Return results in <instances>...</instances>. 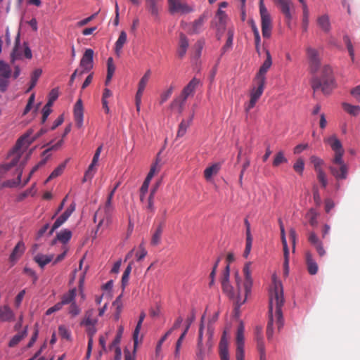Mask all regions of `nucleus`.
Instances as JSON below:
<instances>
[{
    "label": "nucleus",
    "mask_w": 360,
    "mask_h": 360,
    "mask_svg": "<svg viewBox=\"0 0 360 360\" xmlns=\"http://www.w3.org/2000/svg\"><path fill=\"white\" fill-rule=\"evenodd\" d=\"M284 303L282 285L280 282L274 281V284L269 292V318L266 326V337L271 340L273 337V325L276 319L278 330L283 326V318L281 307Z\"/></svg>",
    "instance_id": "1"
},
{
    "label": "nucleus",
    "mask_w": 360,
    "mask_h": 360,
    "mask_svg": "<svg viewBox=\"0 0 360 360\" xmlns=\"http://www.w3.org/2000/svg\"><path fill=\"white\" fill-rule=\"evenodd\" d=\"M251 262H248L245 264L243 267V274L245 277V281L243 283V288H244V295L243 297L242 296V290L240 286L241 278L239 276L238 274H236V283L238 288V294L235 297L234 293L233 292V288L230 285L229 281L221 282L223 291L226 293L231 298H235L236 300V307L235 311L237 312L238 308L245 302L247 297L248 294L250 292L251 288L252 285V271L250 269Z\"/></svg>",
    "instance_id": "2"
},
{
    "label": "nucleus",
    "mask_w": 360,
    "mask_h": 360,
    "mask_svg": "<svg viewBox=\"0 0 360 360\" xmlns=\"http://www.w3.org/2000/svg\"><path fill=\"white\" fill-rule=\"evenodd\" d=\"M324 141L329 144L334 151L331 165L329 166L330 173L338 180L345 179L347 176L348 167L342 159L345 150L340 141L335 136H331L326 139Z\"/></svg>",
    "instance_id": "3"
},
{
    "label": "nucleus",
    "mask_w": 360,
    "mask_h": 360,
    "mask_svg": "<svg viewBox=\"0 0 360 360\" xmlns=\"http://www.w3.org/2000/svg\"><path fill=\"white\" fill-rule=\"evenodd\" d=\"M311 87L314 91L321 89L324 94H329L331 92L335 87V81L332 68L329 65H324L322 68L321 77H313Z\"/></svg>",
    "instance_id": "4"
},
{
    "label": "nucleus",
    "mask_w": 360,
    "mask_h": 360,
    "mask_svg": "<svg viewBox=\"0 0 360 360\" xmlns=\"http://www.w3.org/2000/svg\"><path fill=\"white\" fill-rule=\"evenodd\" d=\"M114 210L113 204L108 202L98 207L94 216V221L98 222L96 234L99 229H105L110 225Z\"/></svg>",
    "instance_id": "5"
},
{
    "label": "nucleus",
    "mask_w": 360,
    "mask_h": 360,
    "mask_svg": "<svg viewBox=\"0 0 360 360\" xmlns=\"http://www.w3.org/2000/svg\"><path fill=\"white\" fill-rule=\"evenodd\" d=\"M259 14L261 17L262 32L264 38L269 39L271 35L272 19L264 0H259Z\"/></svg>",
    "instance_id": "6"
},
{
    "label": "nucleus",
    "mask_w": 360,
    "mask_h": 360,
    "mask_svg": "<svg viewBox=\"0 0 360 360\" xmlns=\"http://www.w3.org/2000/svg\"><path fill=\"white\" fill-rule=\"evenodd\" d=\"M306 55L310 72L312 74L316 73L321 66L320 51L311 46H307L306 48Z\"/></svg>",
    "instance_id": "7"
},
{
    "label": "nucleus",
    "mask_w": 360,
    "mask_h": 360,
    "mask_svg": "<svg viewBox=\"0 0 360 360\" xmlns=\"http://www.w3.org/2000/svg\"><path fill=\"white\" fill-rule=\"evenodd\" d=\"M44 131L41 129L40 131H39L37 134H36L34 136L31 137V134L32 133V130H29L26 134H25L23 136H22L18 141L17 143L13 148L12 153H15L17 155L20 153V150L22 147H27L29 146L32 143H33L37 138H39L41 134H43Z\"/></svg>",
    "instance_id": "8"
},
{
    "label": "nucleus",
    "mask_w": 360,
    "mask_h": 360,
    "mask_svg": "<svg viewBox=\"0 0 360 360\" xmlns=\"http://www.w3.org/2000/svg\"><path fill=\"white\" fill-rule=\"evenodd\" d=\"M244 331L245 328L243 323H240L238 326L236 334V360H244L245 352H244Z\"/></svg>",
    "instance_id": "9"
},
{
    "label": "nucleus",
    "mask_w": 360,
    "mask_h": 360,
    "mask_svg": "<svg viewBox=\"0 0 360 360\" xmlns=\"http://www.w3.org/2000/svg\"><path fill=\"white\" fill-rule=\"evenodd\" d=\"M168 11L171 14H185L193 11V8L187 4L179 0H167Z\"/></svg>",
    "instance_id": "10"
},
{
    "label": "nucleus",
    "mask_w": 360,
    "mask_h": 360,
    "mask_svg": "<svg viewBox=\"0 0 360 360\" xmlns=\"http://www.w3.org/2000/svg\"><path fill=\"white\" fill-rule=\"evenodd\" d=\"M204 319H205V316H202L201 318V323H200V328H199L197 349L195 352L196 360H205V356L206 353L209 352H207V349H205L203 344H202Z\"/></svg>",
    "instance_id": "11"
},
{
    "label": "nucleus",
    "mask_w": 360,
    "mask_h": 360,
    "mask_svg": "<svg viewBox=\"0 0 360 360\" xmlns=\"http://www.w3.org/2000/svg\"><path fill=\"white\" fill-rule=\"evenodd\" d=\"M93 58L94 51L91 49H86L80 60L79 65L82 68L79 72L80 75L89 72L93 68Z\"/></svg>",
    "instance_id": "12"
},
{
    "label": "nucleus",
    "mask_w": 360,
    "mask_h": 360,
    "mask_svg": "<svg viewBox=\"0 0 360 360\" xmlns=\"http://www.w3.org/2000/svg\"><path fill=\"white\" fill-rule=\"evenodd\" d=\"M75 210V204L72 202L66 209V210L55 221L51 229L49 231V235H51L56 229L59 228L70 217Z\"/></svg>",
    "instance_id": "13"
},
{
    "label": "nucleus",
    "mask_w": 360,
    "mask_h": 360,
    "mask_svg": "<svg viewBox=\"0 0 360 360\" xmlns=\"http://www.w3.org/2000/svg\"><path fill=\"white\" fill-rule=\"evenodd\" d=\"M266 58L264 61L262 65H261L258 72L256 75L255 80L263 81L266 82L265 75L271 68L272 65V59L270 52L268 50H266Z\"/></svg>",
    "instance_id": "14"
},
{
    "label": "nucleus",
    "mask_w": 360,
    "mask_h": 360,
    "mask_svg": "<svg viewBox=\"0 0 360 360\" xmlns=\"http://www.w3.org/2000/svg\"><path fill=\"white\" fill-rule=\"evenodd\" d=\"M74 119L76 127L79 129L83 127L84 108L82 101L79 99L74 106Z\"/></svg>",
    "instance_id": "15"
},
{
    "label": "nucleus",
    "mask_w": 360,
    "mask_h": 360,
    "mask_svg": "<svg viewBox=\"0 0 360 360\" xmlns=\"http://www.w3.org/2000/svg\"><path fill=\"white\" fill-rule=\"evenodd\" d=\"M276 4L279 6L281 11L285 15L286 20L290 22L292 15L290 10L293 8V4L290 0H275Z\"/></svg>",
    "instance_id": "16"
},
{
    "label": "nucleus",
    "mask_w": 360,
    "mask_h": 360,
    "mask_svg": "<svg viewBox=\"0 0 360 360\" xmlns=\"http://www.w3.org/2000/svg\"><path fill=\"white\" fill-rule=\"evenodd\" d=\"M226 335V333L224 331L221 338L219 345L221 360H229L228 349L229 343Z\"/></svg>",
    "instance_id": "17"
},
{
    "label": "nucleus",
    "mask_w": 360,
    "mask_h": 360,
    "mask_svg": "<svg viewBox=\"0 0 360 360\" xmlns=\"http://www.w3.org/2000/svg\"><path fill=\"white\" fill-rule=\"evenodd\" d=\"M305 259L307 269L309 274L315 275L318 272L319 266L316 262L314 259L313 256L310 252H307L305 254Z\"/></svg>",
    "instance_id": "18"
},
{
    "label": "nucleus",
    "mask_w": 360,
    "mask_h": 360,
    "mask_svg": "<svg viewBox=\"0 0 360 360\" xmlns=\"http://www.w3.org/2000/svg\"><path fill=\"white\" fill-rule=\"evenodd\" d=\"M10 155L13 156V158L11 159V162L9 163L0 165V179H1L4 174L6 172H8L11 168L15 166L20 158V155L19 153L15 155V153H13L11 152Z\"/></svg>",
    "instance_id": "19"
},
{
    "label": "nucleus",
    "mask_w": 360,
    "mask_h": 360,
    "mask_svg": "<svg viewBox=\"0 0 360 360\" xmlns=\"http://www.w3.org/2000/svg\"><path fill=\"white\" fill-rule=\"evenodd\" d=\"M207 15L205 14L201 15L198 19L194 20L190 29L191 34H198L203 28L205 22L207 20Z\"/></svg>",
    "instance_id": "20"
},
{
    "label": "nucleus",
    "mask_w": 360,
    "mask_h": 360,
    "mask_svg": "<svg viewBox=\"0 0 360 360\" xmlns=\"http://www.w3.org/2000/svg\"><path fill=\"white\" fill-rule=\"evenodd\" d=\"M161 1L162 0H146V8L155 19H158L159 18L160 8L158 6V2Z\"/></svg>",
    "instance_id": "21"
},
{
    "label": "nucleus",
    "mask_w": 360,
    "mask_h": 360,
    "mask_svg": "<svg viewBox=\"0 0 360 360\" xmlns=\"http://www.w3.org/2000/svg\"><path fill=\"white\" fill-rule=\"evenodd\" d=\"M194 114L193 113L188 120H182L180 122L176 134V138L183 137L187 131V129L191 126Z\"/></svg>",
    "instance_id": "22"
},
{
    "label": "nucleus",
    "mask_w": 360,
    "mask_h": 360,
    "mask_svg": "<svg viewBox=\"0 0 360 360\" xmlns=\"http://www.w3.org/2000/svg\"><path fill=\"white\" fill-rule=\"evenodd\" d=\"M95 314V310L94 309H88L85 314L84 316L81 321V325H96L98 323V319L96 317L94 316Z\"/></svg>",
    "instance_id": "23"
},
{
    "label": "nucleus",
    "mask_w": 360,
    "mask_h": 360,
    "mask_svg": "<svg viewBox=\"0 0 360 360\" xmlns=\"http://www.w3.org/2000/svg\"><path fill=\"white\" fill-rule=\"evenodd\" d=\"M165 227V221H160L157 227L155 228V230L154 233H153L152 238H151V245H158L161 240V236L163 231V229Z\"/></svg>",
    "instance_id": "24"
},
{
    "label": "nucleus",
    "mask_w": 360,
    "mask_h": 360,
    "mask_svg": "<svg viewBox=\"0 0 360 360\" xmlns=\"http://www.w3.org/2000/svg\"><path fill=\"white\" fill-rule=\"evenodd\" d=\"M14 319V314L11 308L4 305L0 307V321H12Z\"/></svg>",
    "instance_id": "25"
},
{
    "label": "nucleus",
    "mask_w": 360,
    "mask_h": 360,
    "mask_svg": "<svg viewBox=\"0 0 360 360\" xmlns=\"http://www.w3.org/2000/svg\"><path fill=\"white\" fill-rule=\"evenodd\" d=\"M200 84V80L195 77L193 78L188 84L183 89L181 93L185 96L188 97L190 95L194 94L195 89Z\"/></svg>",
    "instance_id": "26"
},
{
    "label": "nucleus",
    "mask_w": 360,
    "mask_h": 360,
    "mask_svg": "<svg viewBox=\"0 0 360 360\" xmlns=\"http://www.w3.org/2000/svg\"><path fill=\"white\" fill-rule=\"evenodd\" d=\"M76 296L77 289L75 288H72L67 293L63 295L60 302L63 306L69 304H70L75 302Z\"/></svg>",
    "instance_id": "27"
},
{
    "label": "nucleus",
    "mask_w": 360,
    "mask_h": 360,
    "mask_svg": "<svg viewBox=\"0 0 360 360\" xmlns=\"http://www.w3.org/2000/svg\"><path fill=\"white\" fill-rule=\"evenodd\" d=\"M20 32L18 33L15 39V46L13 47V51L11 53V64H14L16 60H19L21 58L22 53L18 50L20 47Z\"/></svg>",
    "instance_id": "28"
},
{
    "label": "nucleus",
    "mask_w": 360,
    "mask_h": 360,
    "mask_svg": "<svg viewBox=\"0 0 360 360\" xmlns=\"http://www.w3.org/2000/svg\"><path fill=\"white\" fill-rule=\"evenodd\" d=\"M188 47V40L186 36L181 33L179 37V44L178 49V56L180 58H183L186 53L187 49Z\"/></svg>",
    "instance_id": "29"
},
{
    "label": "nucleus",
    "mask_w": 360,
    "mask_h": 360,
    "mask_svg": "<svg viewBox=\"0 0 360 360\" xmlns=\"http://www.w3.org/2000/svg\"><path fill=\"white\" fill-rule=\"evenodd\" d=\"M63 144V140H59L56 143L51 146L49 148H47L46 150H45L44 152H43V156H45V158L44 159H42L39 163L38 165H39V167H41L43 165H44L47 161V159L49 158V157L50 156V154L49 153L50 151L51 150H58Z\"/></svg>",
    "instance_id": "30"
},
{
    "label": "nucleus",
    "mask_w": 360,
    "mask_h": 360,
    "mask_svg": "<svg viewBox=\"0 0 360 360\" xmlns=\"http://www.w3.org/2000/svg\"><path fill=\"white\" fill-rule=\"evenodd\" d=\"M150 75H151V70H148L145 72L143 76L141 78V79L139 82V84H138V90L136 92L137 94L143 95L145 88L150 79Z\"/></svg>",
    "instance_id": "31"
},
{
    "label": "nucleus",
    "mask_w": 360,
    "mask_h": 360,
    "mask_svg": "<svg viewBox=\"0 0 360 360\" xmlns=\"http://www.w3.org/2000/svg\"><path fill=\"white\" fill-rule=\"evenodd\" d=\"M146 317V314L142 311L139 316V319L138 321V323L136 324V326L135 328V330L133 333V340H134V350L136 349L137 345H138V337L139 334L143 323V321Z\"/></svg>",
    "instance_id": "32"
},
{
    "label": "nucleus",
    "mask_w": 360,
    "mask_h": 360,
    "mask_svg": "<svg viewBox=\"0 0 360 360\" xmlns=\"http://www.w3.org/2000/svg\"><path fill=\"white\" fill-rule=\"evenodd\" d=\"M100 155L95 154L93 157L92 162L90 164V165L88 167L87 171L85 173L84 181H86V179H91L93 176L94 175L96 172V168L95 166L97 165L98 160H99Z\"/></svg>",
    "instance_id": "33"
},
{
    "label": "nucleus",
    "mask_w": 360,
    "mask_h": 360,
    "mask_svg": "<svg viewBox=\"0 0 360 360\" xmlns=\"http://www.w3.org/2000/svg\"><path fill=\"white\" fill-rule=\"evenodd\" d=\"M255 82L257 84V87H254L251 92H250V97L257 98L259 100V98L262 95V93L264 91L265 82L263 81L259 80H255Z\"/></svg>",
    "instance_id": "34"
},
{
    "label": "nucleus",
    "mask_w": 360,
    "mask_h": 360,
    "mask_svg": "<svg viewBox=\"0 0 360 360\" xmlns=\"http://www.w3.org/2000/svg\"><path fill=\"white\" fill-rule=\"evenodd\" d=\"M127 36L124 31H121L117 40L115 42V51L117 55H120L124 44L127 42Z\"/></svg>",
    "instance_id": "35"
},
{
    "label": "nucleus",
    "mask_w": 360,
    "mask_h": 360,
    "mask_svg": "<svg viewBox=\"0 0 360 360\" xmlns=\"http://www.w3.org/2000/svg\"><path fill=\"white\" fill-rule=\"evenodd\" d=\"M53 259V255H46L42 254H38L34 258V261L39 264V266L41 268H44V266L51 262Z\"/></svg>",
    "instance_id": "36"
},
{
    "label": "nucleus",
    "mask_w": 360,
    "mask_h": 360,
    "mask_svg": "<svg viewBox=\"0 0 360 360\" xmlns=\"http://www.w3.org/2000/svg\"><path fill=\"white\" fill-rule=\"evenodd\" d=\"M25 250V244L22 241H19L17 245L15 246L11 256L10 259L12 261H14L18 259L24 252Z\"/></svg>",
    "instance_id": "37"
},
{
    "label": "nucleus",
    "mask_w": 360,
    "mask_h": 360,
    "mask_svg": "<svg viewBox=\"0 0 360 360\" xmlns=\"http://www.w3.org/2000/svg\"><path fill=\"white\" fill-rule=\"evenodd\" d=\"M187 96H185L182 93L181 95L175 98L172 103L171 105L172 108H178L179 113H181L184 110V106L185 105Z\"/></svg>",
    "instance_id": "38"
},
{
    "label": "nucleus",
    "mask_w": 360,
    "mask_h": 360,
    "mask_svg": "<svg viewBox=\"0 0 360 360\" xmlns=\"http://www.w3.org/2000/svg\"><path fill=\"white\" fill-rule=\"evenodd\" d=\"M317 24L322 30L328 32L330 30V23L329 18L326 15H323L317 19Z\"/></svg>",
    "instance_id": "39"
},
{
    "label": "nucleus",
    "mask_w": 360,
    "mask_h": 360,
    "mask_svg": "<svg viewBox=\"0 0 360 360\" xmlns=\"http://www.w3.org/2000/svg\"><path fill=\"white\" fill-rule=\"evenodd\" d=\"M281 241L283 246V252H284V266L287 268L288 266V256H289V249L288 247L286 238H285V229H282L281 231Z\"/></svg>",
    "instance_id": "40"
},
{
    "label": "nucleus",
    "mask_w": 360,
    "mask_h": 360,
    "mask_svg": "<svg viewBox=\"0 0 360 360\" xmlns=\"http://www.w3.org/2000/svg\"><path fill=\"white\" fill-rule=\"evenodd\" d=\"M160 158H159V155L155 159V161L154 163L152 164L150 171L146 176V179L151 180L152 178L154 176V175L159 172L161 168L160 165Z\"/></svg>",
    "instance_id": "41"
},
{
    "label": "nucleus",
    "mask_w": 360,
    "mask_h": 360,
    "mask_svg": "<svg viewBox=\"0 0 360 360\" xmlns=\"http://www.w3.org/2000/svg\"><path fill=\"white\" fill-rule=\"evenodd\" d=\"M220 166L219 164H214L207 167L204 171V176L207 180L210 179L213 175L218 173Z\"/></svg>",
    "instance_id": "42"
},
{
    "label": "nucleus",
    "mask_w": 360,
    "mask_h": 360,
    "mask_svg": "<svg viewBox=\"0 0 360 360\" xmlns=\"http://www.w3.org/2000/svg\"><path fill=\"white\" fill-rule=\"evenodd\" d=\"M216 18L219 20V29L224 30L227 21V15L226 13L221 9H218L216 14Z\"/></svg>",
    "instance_id": "43"
},
{
    "label": "nucleus",
    "mask_w": 360,
    "mask_h": 360,
    "mask_svg": "<svg viewBox=\"0 0 360 360\" xmlns=\"http://www.w3.org/2000/svg\"><path fill=\"white\" fill-rule=\"evenodd\" d=\"M56 237L62 243H66L70 240L72 237V232L70 230L64 229L60 231V232L57 234Z\"/></svg>",
    "instance_id": "44"
},
{
    "label": "nucleus",
    "mask_w": 360,
    "mask_h": 360,
    "mask_svg": "<svg viewBox=\"0 0 360 360\" xmlns=\"http://www.w3.org/2000/svg\"><path fill=\"white\" fill-rule=\"evenodd\" d=\"M0 76L10 78L11 68L10 65L3 60H0Z\"/></svg>",
    "instance_id": "45"
},
{
    "label": "nucleus",
    "mask_w": 360,
    "mask_h": 360,
    "mask_svg": "<svg viewBox=\"0 0 360 360\" xmlns=\"http://www.w3.org/2000/svg\"><path fill=\"white\" fill-rule=\"evenodd\" d=\"M42 73V70L41 69H36L32 74L31 76V81H30V85L28 89L27 90V92H29L31 91L37 84L38 79L41 76Z\"/></svg>",
    "instance_id": "46"
},
{
    "label": "nucleus",
    "mask_w": 360,
    "mask_h": 360,
    "mask_svg": "<svg viewBox=\"0 0 360 360\" xmlns=\"http://www.w3.org/2000/svg\"><path fill=\"white\" fill-rule=\"evenodd\" d=\"M310 162L314 165V168L316 172H319V171H323L322 169V165H323V160L320 158L316 155H311L310 157Z\"/></svg>",
    "instance_id": "47"
},
{
    "label": "nucleus",
    "mask_w": 360,
    "mask_h": 360,
    "mask_svg": "<svg viewBox=\"0 0 360 360\" xmlns=\"http://www.w3.org/2000/svg\"><path fill=\"white\" fill-rule=\"evenodd\" d=\"M227 34H228V38H227L226 42L221 49V55L225 53L229 49H230L233 44V30H231V29L229 30Z\"/></svg>",
    "instance_id": "48"
},
{
    "label": "nucleus",
    "mask_w": 360,
    "mask_h": 360,
    "mask_svg": "<svg viewBox=\"0 0 360 360\" xmlns=\"http://www.w3.org/2000/svg\"><path fill=\"white\" fill-rule=\"evenodd\" d=\"M317 216H318V213L313 208H311L307 212L306 217L309 219V222L311 226H316L317 225V224H318Z\"/></svg>",
    "instance_id": "49"
},
{
    "label": "nucleus",
    "mask_w": 360,
    "mask_h": 360,
    "mask_svg": "<svg viewBox=\"0 0 360 360\" xmlns=\"http://www.w3.org/2000/svg\"><path fill=\"white\" fill-rule=\"evenodd\" d=\"M287 159L284 155V153L283 151H279L275 155L274 160L273 161V166L278 167L282 163L287 162Z\"/></svg>",
    "instance_id": "50"
},
{
    "label": "nucleus",
    "mask_w": 360,
    "mask_h": 360,
    "mask_svg": "<svg viewBox=\"0 0 360 360\" xmlns=\"http://www.w3.org/2000/svg\"><path fill=\"white\" fill-rule=\"evenodd\" d=\"M132 269V262H129L127 268L125 269L122 277V287L124 288L125 285L128 283L130 273Z\"/></svg>",
    "instance_id": "51"
},
{
    "label": "nucleus",
    "mask_w": 360,
    "mask_h": 360,
    "mask_svg": "<svg viewBox=\"0 0 360 360\" xmlns=\"http://www.w3.org/2000/svg\"><path fill=\"white\" fill-rule=\"evenodd\" d=\"M65 167V163H63V164L60 165L59 166H58V167H56V169H54V170L51 173V174H50V175H49V176L48 177V179H47L46 181H50V180H51V179H54V178H56V177H57V176H60V175L63 173V170H64Z\"/></svg>",
    "instance_id": "52"
},
{
    "label": "nucleus",
    "mask_w": 360,
    "mask_h": 360,
    "mask_svg": "<svg viewBox=\"0 0 360 360\" xmlns=\"http://www.w3.org/2000/svg\"><path fill=\"white\" fill-rule=\"evenodd\" d=\"M303 8V18H302V28L304 31L307 30L308 25H309V10L307 8V4H304Z\"/></svg>",
    "instance_id": "53"
},
{
    "label": "nucleus",
    "mask_w": 360,
    "mask_h": 360,
    "mask_svg": "<svg viewBox=\"0 0 360 360\" xmlns=\"http://www.w3.org/2000/svg\"><path fill=\"white\" fill-rule=\"evenodd\" d=\"M294 170L300 174H302L304 169V162L301 158H298L293 165Z\"/></svg>",
    "instance_id": "54"
},
{
    "label": "nucleus",
    "mask_w": 360,
    "mask_h": 360,
    "mask_svg": "<svg viewBox=\"0 0 360 360\" xmlns=\"http://www.w3.org/2000/svg\"><path fill=\"white\" fill-rule=\"evenodd\" d=\"M108 70H107V75L108 79H112L113 74L115 71V66L113 63L112 58L110 57L107 61Z\"/></svg>",
    "instance_id": "55"
},
{
    "label": "nucleus",
    "mask_w": 360,
    "mask_h": 360,
    "mask_svg": "<svg viewBox=\"0 0 360 360\" xmlns=\"http://www.w3.org/2000/svg\"><path fill=\"white\" fill-rule=\"evenodd\" d=\"M344 41L347 46V50H348V52L349 53V56L352 58V60L354 61V47H353V45L351 42V40L349 38L348 36H345L344 38Z\"/></svg>",
    "instance_id": "56"
},
{
    "label": "nucleus",
    "mask_w": 360,
    "mask_h": 360,
    "mask_svg": "<svg viewBox=\"0 0 360 360\" xmlns=\"http://www.w3.org/2000/svg\"><path fill=\"white\" fill-rule=\"evenodd\" d=\"M257 348L259 353V360H266L264 342L258 340Z\"/></svg>",
    "instance_id": "57"
},
{
    "label": "nucleus",
    "mask_w": 360,
    "mask_h": 360,
    "mask_svg": "<svg viewBox=\"0 0 360 360\" xmlns=\"http://www.w3.org/2000/svg\"><path fill=\"white\" fill-rule=\"evenodd\" d=\"M343 108L345 111L354 115H357L360 111V108L359 106L352 105L348 103H344Z\"/></svg>",
    "instance_id": "58"
},
{
    "label": "nucleus",
    "mask_w": 360,
    "mask_h": 360,
    "mask_svg": "<svg viewBox=\"0 0 360 360\" xmlns=\"http://www.w3.org/2000/svg\"><path fill=\"white\" fill-rule=\"evenodd\" d=\"M195 320V314L193 313L191 316L188 318L187 320H186V322H187V325L184 330V332L181 333V335H180V337L179 338L178 340H181V342H183L186 335L188 333V330L191 325V323H193V321Z\"/></svg>",
    "instance_id": "59"
},
{
    "label": "nucleus",
    "mask_w": 360,
    "mask_h": 360,
    "mask_svg": "<svg viewBox=\"0 0 360 360\" xmlns=\"http://www.w3.org/2000/svg\"><path fill=\"white\" fill-rule=\"evenodd\" d=\"M58 90L56 89H52L49 95V101L45 105L51 107L53 104V102L58 98Z\"/></svg>",
    "instance_id": "60"
},
{
    "label": "nucleus",
    "mask_w": 360,
    "mask_h": 360,
    "mask_svg": "<svg viewBox=\"0 0 360 360\" xmlns=\"http://www.w3.org/2000/svg\"><path fill=\"white\" fill-rule=\"evenodd\" d=\"M81 312V309L79 307L77 304L76 302L70 304L69 307V311L68 313L72 316H77L79 315Z\"/></svg>",
    "instance_id": "61"
},
{
    "label": "nucleus",
    "mask_w": 360,
    "mask_h": 360,
    "mask_svg": "<svg viewBox=\"0 0 360 360\" xmlns=\"http://www.w3.org/2000/svg\"><path fill=\"white\" fill-rule=\"evenodd\" d=\"M151 180L150 179H145L141 188H140V199L141 201L143 200V198L145 196V194L147 193L148 191V186H149V184H150V182Z\"/></svg>",
    "instance_id": "62"
},
{
    "label": "nucleus",
    "mask_w": 360,
    "mask_h": 360,
    "mask_svg": "<svg viewBox=\"0 0 360 360\" xmlns=\"http://www.w3.org/2000/svg\"><path fill=\"white\" fill-rule=\"evenodd\" d=\"M58 333L61 336V338H63L64 339H66V340L70 339V332L64 326H59Z\"/></svg>",
    "instance_id": "63"
},
{
    "label": "nucleus",
    "mask_w": 360,
    "mask_h": 360,
    "mask_svg": "<svg viewBox=\"0 0 360 360\" xmlns=\"http://www.w3.org/2000/svg\"><path fill=\"white\" fill-rule=\"evenodd\" d=\"M316 173L319 181L321 184V186L323 188H326L328 184V181L325 172L323 171H319V172Z\"/></svg>",
    "instance_id": "64"
}]
</instances>
